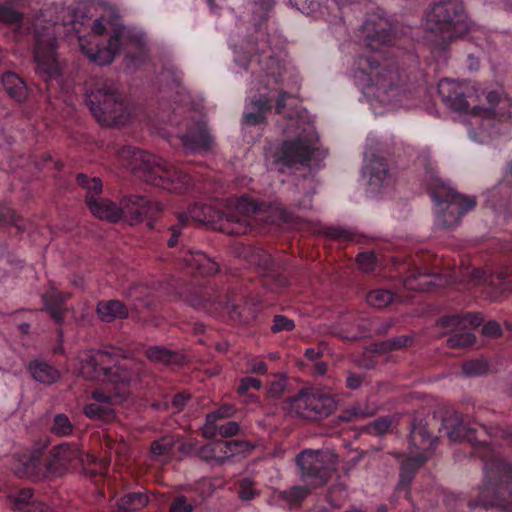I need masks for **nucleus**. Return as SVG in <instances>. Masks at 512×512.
Here are the masks:
<instances>
[{
    "mask_svg": "<svg viewBox=\"0 0 512 512\" xmlns=\"http://www.w3.org/2000/svg\"><path fill=\"white\" fill-rule=\"evenodd\" d=\"M442 429L453 442L466 440L472 445L478 443L485 450L481 455L485 461V482L478 497L469 501V512H512V464L494 456L486 441L477 437V429L465 423L458 412L445 415Z\"/></svg>",
    "mask_w": 512,
    "mask_h": 512,
    "instance_id": "obj_1",
    "label": "nucleus"
},
{
    "mask_svg": "<svg viewBox=\"0 0 512 512\" xmlns=\"http://www.w3.org/2000/svg\"><path fill=\"white\" fill-rule=\"evenodd\" d=\"M119 156L138 178L150 185L173 193H182L191 187L187 174L159 156L133 146L121 148Z\"/></svg>",
    "mask_w": 512,
    "mask_h": 512,
    "instance_id": "obj_2",
    "label": "nucleus"
},
{
    "mask_svg": "<svg viewBox=\"0 0 512 512\" xmlns=\"http://www.w3.org/2000/svg\"><path fill=\"white\" fill-rule=\"evenodd\" d=\"M425 28L444 43L465 33L469 25L463 3L460 0L434 3L426 12Z\"/></svg>",
    "mask_w": 512,
    "mask_h": 512,
    "instance_id": "obj_3",
    "label": "nucleus"
},
{
    "mask_svg": "<svg viewBox=\"0 0 512 512\" xmlns=\"http://www.w3.org/2000/svg\"><path fill=\"white\" fill-rule=\"evenodd\" d=\"M85 102L102 125L122 126L129 120L130 114L122 95L107 82L96 83L88 89Z\"/></svg>",
    "mask_w": 512,
    "mask_h": 512,
    "instance_id": "obj_4",
    "label": "nucleus"
},
{
    "mask_svg": "<svg viewBox=\"0 0 512 512\" xmlns=\"http://www.w3.org/2000/svg\"><path fill=\"white\" fill-rule=\"evenodd\" d=\"M453 279L460 278L461 281H468L474 285L489 284L499 293L507 290H512V270L504 269L490 276H486L485 272L481 269H473L468 275H457L454 273L450 278L440 274L432 273H419L412 274L405 280V286L411 290L425 291L429 289L430 285L445 286L452 283Z\"/></svg>",
    "mask_w": 512,
    "mask_h": 512,
    "instance_id": "obj_5",
    "label": "nucleus"
},
{
    "mask_svg": "<svg viewBox=\"0 0 512 512\" xmlns=\"http://www.w3.org/2000/svg\"><path fill=\"white\" fill-rule=\"evenodd\" d=\"M33 37L35 40L34 60L36 72L45 81L60 75V67L56 58L55 24L37 18L33 24Z\"/></svg>",
    "mask_w": 512,
    "mask_h": 512,
    "instance_id": "obj_6",
    "label": "nucleus"
},
{
    "mask_svg": "<svg viewBox=\"0 0 512 512\" xmlns=\"http://www.w3.org/2000/svg\"><path fill=\"white\" fill-rule=\"evenodd\" d=\"M431 195L439 207L436 221L443 228L457 225L462 216L474 209L477 204L475 196L461 194L441 181L435 184Z\"/></svg>",
    "mask_w": 512,
    "mask_h": 512,
    "instance_id": "obj_7",
    "label": "nucleus"
},
{
    "mask_svg": "<svg viewBox=\"0 0 512 512\" xmlns=\"http://www.w3.org/2000/svg\"><path fill=\"white\" fill-rule=\"evenodd\" d=\"M301 479L312 488L325 486L337 470L338 458L330 450L306 449L296 456Z\"/></svg>",
    "mask_w": 512,
    "mask_h": 512,
    "instance_id": "obj_8",
    "label": "nucleus"
},
{
    "mask_svg": "<svg viewBox=\"0 0 512 512\" xmlns=\"http://www.w3.org/2000/svg\"><path fill=\"white\" fill-rule=\"evenodd\" d=\"M403 86L404 81L397 68L381 66L370 73V83L364 93L370 100L388 105L399 100Z\"/></svg>",
    "mask_w": 512,
    "mask_h": 512,
    "instance_id": "obj_9",
    "label": "nucleus"
},
{
    "mask_svg": "<svg viewBox=\"0 0 512 512\" xmlns=\"http://www.w3.org/2000/svg\"><path fill=\"white\" fill-rule=\"evenodd\" d=\"M149 376L143 361L136 358L122 357L113 365L105 368V381L113 383L122 389L119 397H125L131 386L139 385Z\"/></svg>",
    "mask_w": 512,
    "mask_h": 512,
    "instance_id": "obj_10",
    "label": "nucleus"
},
{
    "mask_svg": "<svg viewBox=\"0 0 512 512\" xmlns=\"http://www.w3.org/2000/svg\"><path fill=\"white\" fill-rule=\"evenodd\" d=\"M337 403L328 394L301 391L290 400V413L306 420H320L335 411Z\"/></svg>",
    "mask_w": 512,
    "mask_h": 512,
    "instance_id": "obj_11",
    "label": "nucleus"
},
{
    "mask_svg": "<svg viewBox=\"0 0 512 512\" xmlns=\"http://www.w3.org/2000/svg\"><path fill=\"white\" fill-rule=\"evenodd\" d=\"M314 148L310 141L304 138L285 140L274 153V162L283 168H299L309 165Z\"/></svg>",
    "mask_w": 512,
    "mask_h": 512,
    "instance_id": "obj_12",
    "label": "nucleus"
},
{
    "mask_svg": "<svg viewBox=\"0 0 512 512\" xmlns=\"http://www.w3.org/2000/svg\"><path fill=\"white\" fill-rule=\"evenodd\" d=\"M257 205L253 200L242 197L233 210L228 209L219 215L220 230L231 235H244L250 230L249 217L256 213Z\"/></svg>",
    "mask_w": 512,
    "mask_h": 512,
    "instance_id": "obj_13",
    "label": "nucleus"
},
{
    "mask_svg": "<svg viewBox=\"0 0 512 512\" xmlns=\"http://www.w3.org/2000/svg\"><path fill=\"white\" fill-rule=\"evenodd\" d=\"M162 209L161 203L152 202L145 196H125L120 202L121 217L131 225L156 216Z\"/></svg>",
    "mask_w": 512,
    "mask_h": 512,
    "instance_id": "obj_14",
    "label": "nucleus"
},
{
    "mask_svg": "<svg viewBox=\"0 0 512 512\" xmlns=\"http://www.w3.org/2000/svg\"><path fill=\"white\" fill-rule=\"evenodd\" d=\"M180 141L186 153L195 154L211 151L214 138L210 134L205 122H196L180 136Z\"/></svg>",
    "mask_w": 512,
    "mask_h": 512,
    "instance_id": "obj_15",
    "label": "nucleus"
},
{
    "mask_svg": "<svg viewBox=\"0 0 512 512\" xmlns=\"http://www.w3.org/2000/svg\"><path fill=\"white\" fill-rule=\"evenodd\" d=\"M76 461H82L79 448L67 443L60 444L50 451L46 463L47 473L60 476Z\"/></svg>",
    "mask_w": 512,
    "mask_h": 512,
    "instance_id": "obj_16",
    "label": "nucleus"
},
{
    "mask_svg": "<svg viewBox=\"0 0 512 512\" xmlns=\"http://www.w3.org/2000/svg\"><path fill=\"white\" fill-rule=\"evenodd\" d=\"M362 34L366 45L372 50H377L392 40L390 23L378 16L366 19L362 25Z\"/></svg>",
    "mask_w": 512,
    "mask_h": 512,
    "instance_id": "obj_17",
    "label": "nucleus"
},
{
    "mask_svg": "<svg viewBox=\"0 0 512 512\" xmlns=\"http://www.w3.org/2000/svg\"><path fill=\"white\" fill-rule=\"evenodd\" d=\"M468 91L467 86L454 80L443 79L438 84V94L442 101L455 111H465L469 107Z\"/></svg>",
    "mask_w": 512,
    "mask_h": 512,
    "instance_id": "obj_18",
    "label": "nucleus"
},
{
    "mask_svg": "<svg viewBox=\"0 0 512 512\" xmlns=\"http://www.w3.org/2000/svg\"><path fill=\"white\" fill-rule=\"evenodd\" d=\"M242 442L237 440L216 441L200 447L196 456L203 461H216L222 464L225 460L231 458L242 446Z\"/></svg>",
    "mask_w": 512,
    "mask_h": 512,
    "instance_id": "obj_19",
    "label": "nucleus"
},
{
    "mask_svg": "<svg viewBox=\"0 0 512 512\" xmlns=\"http://www.w3.org/2000/svg\"><path fill=\"white\" fill-rule=\"evenodd\" d=\"M487 107H474L473 114L486 118L495 117L500 120L509 119L512 115L511 100L497 91H490L486 95Z\"/></svg>",
    "mask_w": 512,
    "mask_h": 512,
    "instance_id": "obj_20",
    "label": "nucleus"
},
{
    "mask_svg": "<svg viewBox=\"0 0 512 512\" xmlns=\"http://www.w3.org/2000/svg\"><path fill=\"white\" fill-rule=\"evenodd\" d=\"M126 37L124 27H116L108 39L106 47L98 48L95 52L87 51V56L98 65L110 64L120 51L123 41Z\"/></svg>",
    "mask_w": 512,
    "mask_h": 512,
    "instance_id": "obj_21",
    "label": "nucleus"
},
{
    "mask_svg": "<svg viewBox=\"0 0 512 512\" xmlns=\"http://www.w3.org/2000/svg\"><path fill=\"white\" fill-rule=\"evenodd\" d=\"M482 322L480 313H465L443 316L437 320L436 326L443 329V334L456 333L478 327Z\"/></svg>",
    "mask_w": 512,
    "mask_h": 512,
    "instance_id": "obj_22",
    "label": "nucleus"
},
{
    "mask_svg": "<svg viewBox=\"0 0 512 512\" xmlns=\"http://www.w3.org/2000/svg\"><path fill=\"white\" fill-rule=\"evenodd\" d=\"M112 355L107 351L90 353L81 362L80 373L88 380L105 381V368L110 363Z\"/></svg>",
    "mask_w": 512,
    "mask_h": 512,
    "instance_id": "obj_23",
    "label": "nucleus"
},
{
    "mask_svg": "<svg viewBox=\"0 0 512 512\" xmlns=\"http://www.w3.org/2000/svg\"><path fill=\"white\" fill-rule=\"evenodd\" d=\"M428 426L427 420L414 418L411 424L410 444L416 450L423 451L421 454L431 455V450L437 443L438 438L430 433Z\"/></svg>",
    "mask_w": 512,
    "mask_h": 512,
    "instance_id": "obj_24",
    "label": "nucleus"
},
{
    "mask_svg": "<svg viewBox=\"0 0 512 512\" xmlns=\"http://www.w3.org/2000/svg\"><path fill=\"white\" fill-rule=\"evenodd\" d=\"M85 202L91 213L99 219L116 222L121 218L120 205L117 206L108 199L86 196Z\"/></svg>",
    "mask_w": 512,
    "mask_h": 512,
    "instance_id": "obj_25",
    "label": "nucleus"
},
{
    "mask_svg": "<svg viewBox=\"0 0 512 512\" xmlns=\"http://www.w3.org/2000/svg\"><path fill=\"white\" fill-rule=\"evenodd\" d=\"M96 313L102 322L107 323H111L115 320H123L129 316L127 306L116 299L100 301L96 306Z\"/></svg>",
    "mask_w": 512,
    "mask_h": 512,
    "instance_id": "obj_26",
    "label": "nucleus"
},
{
    "mask_svg": "<svg viewBox=\"0 0 512 512\" xmlns=\"http://www.w3.org/2000/svg\"><path fill=\"white\" fill-rule=\"evenodd\" d=\"M27 370L35 381L44 385H51L61 377L59 370L48 362L39 359L30 361Z\"/></svg>",
    "mask_w": 512,
    "mask_h": 512,
    "instance_id": "obj_27",
    "label": "nucleus"
},
{
    "mask_svg": "<svg viewBox=\"0 0 512 512\" xmlns=\"http://www.w3.org/2000/svg\"><path fill=\"white\" fill-rule=\"evenodd\" d=\"M430 458V454H417L401 464L400 481L397 488H408L416 471Z\"/></svg>",
    "mask_w": 512,
    "mask_h": 512,
    "instance_id": "obj_28",
    "label": "nucleus"
},
{
    "mask_svg": "<svg viewBox=\"0 0 512 512\" xmlns=\"http://www.w3.org/2000/svg\"><path fill=\"white\" fill-rule=\"evenodd\" d=\"M413 343V335H400L381 342H375L371 344L369 347V351L373 354L383 355L392 351L408 348L412 346Z\"/></svg>",
    "mask_w": 512,
    "mask_h": 512,
    "instance_id": "obj_29",
    "label": "nucleus"
},
{
    "mask_svg": "<svg viewBox=\"0 0 512 512\" xmlns=\"http://www.w3.org/2000/svg\"><path fill=\"white\" fill-rule=\"evenodd\" d=\"M2 84L7 94L18 102L26 99L28 90L25 82L15 73L6 72L2 76Z\"/></svg>",
    "mask_w": 512,
    "mask_h": 512,
    "instance_id": "obj_30",
    "label": "nucleus"
},
{
    "mask_svg": "<svg viewBox=\"0 0 512 512\" xmlns=\"http://www.w3.org/2000/svg\"><path fill=\"white\" fill-rule=\"evenodd\" d=\"M145 355L150 361L163 365H179L183 359V357L177 352L171 351L162 346H151L147 348Z\"/></svg>",
    "mask_w": 512,
    "mask_h": 512,
    "instance_id": "obj_31",
    "label": "nucleus"
},
{
    "mask_svg": "<svg viewBox=\"0 0 512 512\" xmlns=\"http://www.w3.org/2000/svg\"><path fill=\"white\" fill-rule=\"evenodd\" d=\"M83 413L86 417L102 421L104 423L113 422L116 419L115 410L109 405L101 403H90L84 406Z\"/></svg>",
    "mask_w": 512,
    "mask_h": 512,
    "instance_id": "obj_32",
    "label": "nucleus"
},
{
    "mask_svg": "<svg viewBox=\"0 0 512 512\" xmlns=\"http://www.w3.org/2000/svg\"><path fill=\"white\" fill-rule=\"evenodd\" d=\"M313 488L306 483L304 486H293L288 490L278 492V497L285 501L290 507H298L311 493Z\"/></svg>",
    "mask_w": 512,
    "mask_h": 512,
    "instance_id": "obj_33",
    "label": "nucleus"
},
{
    "mask_svg": "<svg viewBox=\"0 0 512 512\" xmlns=\"http://www.w3.org/2000/svg\"><path fill=\"white\" fill-rule=\"evenodd\" d=\"M191 266L199 271L201 275L212 276L218 273L220 266L213 259L204 255L201 252H197L192 256Z\"/></svg>",
    "mask_w": 512,
    "mask_h": 512,
    "instance_id": "obj_34",
    "label": "nucleus"
},
{
    "mask_svg": "<svg viewBox=\"0 0 512 512\" xmlns=\"http://www.w3.org/2000/svg\"><path fill=\"white\" fill-rule=\"evenodd\" d=\"M394 295L386 289H375L366 296L367 303L377 309H383L393 302Z\"/></svg>",
    "mask_w": 512,
    "mask_h": 512,
    "instance_id": "obj_35",
    "label": "nucleus"
},
{
    "mask_svg": "<svg viewBox=\"0 0 512 512\" xmlns=\"http://www.w3.org/2000/svg\"><path fill=\"white\" fill-rule=\"evenodd\" d=\"M74 426L69 417L63 413L56 414L50 425V432L58 437L69 436L73 433Z\"/></svg>",
    "mask_w": 512,
    "mask_h": 512,
    "instance_id": "obj_36",
    "label": "nucleus"
},
{
    "mask_svg": "<svg viewBox=\"0 0 512 512\" xmlns=\"http://www.w3.org/2000/svg\"><path fill=\"white\" fill-rule=\"evenodd\" d=\"M23 13L6 2L0 4V22L8 26H20L23 22Z\"/></svg>",
    "mask_w": 512,
    "mask_h": 512,
    "instance_id": "obj_37",
    "label": "nucleus"
},
{
    "mask_svg": "<svg viewBox=\"0 0 512 512\" xmlns=\"http://www.w3.org/2000/svg\"><path fill=\"white\" fill-rule=\"evenodd\" d=\"M33 497V490L30 488H24L17 491L14 494H10L8 499L11 504V508L14 511L22 512L25 510L32 502L30 500Z\"/></svg>",
    "mask_w": 512,
    "mask_h": 512,
    "instance_id": "obj_38",
    "label": "nucleus"
},
{
    "mask_svg": "<svg viewBox=\"0 0 512 512\" xmlns=\"http://www.w3.org/2000/svg\"><path fill=\"white\" fill-rule=\"evenodd\" d=\"M476 341V337L473 333L468 330H462L452 334L447 339V346L451 349H461L473 345Z\"/></svg>",
    "mask_w": 512,
    "mask_h": 512,
    "instance_id": "obj_39",
    "label": "nucleus"
},
{
    "mask_svg": "<svg viewBox=\"0 0 512 512\" xmlns=\"http://www.w3.org/2000/svg\"><path fill=\"white\" fill-rule=\"evenodd\" d=\"M369 173V184L380 186L387 176V165L380 160L371 161L367 167Z\"/></svg>",
    "mask_w": 512,
    "mask_h": 512,
    "instance_id": "obj_40",
    "label": "nucleus"
},
{
    "mask_svg": "<svg viewBox=\"0 0 512 512\" xmlns=\"http://www.w3.org/2000/svg\"><path fill=\"white\" fill-rule=\"evenodd\" d=\"M207 304L217 305L214 311H217L219 308L226 309L233 320L239 319L241 317V312L239 311L238 305L232 303L226 298L225 300H220L219 297H217L213 302L211 300H205V303L203 304L205 309L208 307Z\"/></svg>",
    "mask_w": 512,
    "mask_h": 512,
    "instance_id": "obj_41",
    "label": "nucleus"
},
{
    "mask_svg": "<svg viewBox=\"0 0 512 512\" xmlns=\"http://www.w3.org/2000/svg\"><path fill=\"white\" fill-rule=\"evenodd\" d=\"M174 440L171 437H163L151 444V452L154 456H164L172 452Z\"/></svg>",
    "mask_w": 512,
    "mask_h": 512,
    "instance_id": "obj_42",
    "label": "nucleus"
},
{
    "mask_svg": "<svg viewBox=\"0 0 512 512\" xmlns=\"http://www.w3.org/2000/svg\"><path fill=\"white\" fill-rule=\"evenodd\" d=\"M212 211L210 206L206 205H194L189 208L187 217L197 222H209L211 217L209 213Z\"/></svg>",
    "mask_w": 512,
    "mask_h": 512,
    "instance_id": "obj_43",
    "label": "nucleus"
},
{
    "mask_svg": "<svg viewBox=\"0 0 512 512\" xmlns=\"http://www.w3.org/2000/svg\"><path fill=\"white\" fill-rule=\"evenodd\" d=\"M254 481L251 478H244L239 483L238 496L243 501L252 500L258 493L254 490Z\"/></svg>",
    "mask_w": 512,
    "mask_h": 512,
    "instance_id": "obj_44",
    "label": "nucleus"
},
{
    "mask_svg": "<svg viewBox=\"0 0 512 512\" xmlns=\"http://www.w3.org/2000/svg\"><path fill=\"white\" fill-rule=\"evenodd\" d=\"M462 370L467 376L481 375L487 371V364L483 360L467 361L463 364Z\"/></svg>",
    "mask_w": 512,
    "mask_h": 512,
    "instance_id": "obj_45",
    "label": "nucleus"
},
{
    "mask_svg": "<svg viewBox=\"0 0 512 512\" xmlns=\"http://www.w3.org/2000/svg\"><path fill=\"white\" fill-rule=\"evenodd\" d=\"M123 498L124 503L129 504L134 511L142 509L148 503V497L143 493H129L124 495Z\"/></svg>",
    "mask_w": 512,
    "mask_h": 512,
    "instance_id": "obj_46",
    "label": "nucleus"
},
{
    "mask_svg": "<svg viewBox=\"0 0 512 512\" xmlns=\"http://www.w3.org/2000/svg\"><path fill=\"white\" fill-rule=\"evenodd\" d=\"M391 424H392V422H391L390 419H388V418H380V419H377V420L369 423L367 425V431L370 434L383 435L386 432H388V430L391 427Z\"/></svg>",
    "mask_w": 512,
    "mask_h": 512,
    "instance_id": "obj_47",
    "label": "nucleus"
},
{
    "mask_svg": "<svg viewBox=\"0 0 512 512\" xmlns=\"http://www.w3.org/2000/svg\"><path fill=\"white\" fill-rule=\"evenodd\" d=\"M295 328V323L293 320L288 319L283 315H275L273 319V325L271 330L274 333H278L281 331H292Z\"/></svg>",
    "mask_w": 512,
    "mask_h": 512,
    "instance_id": "obj_48",
    "label": "nucleus"
},
{
    "mask_svg": "<svg viewBox=\"0 0 512 512\" xmlns=\"http://www.w3.org/2000/svg\"><path fill=\"white\" fill-rule=\"evenodd\" d=\"M178 220L179 223L177 225H173L169 228V230L171 231V236L167 241V245L169 247L176 246L178 242V237L181 234V229L188 222V217L186 213L179 214Z\"/></svg>",
    "mask_w": 512,
    "mask_h": 512,
    "instance_id": "obj_49",
    "label": "nucleus"
},
{
    "mask_svg": "<svg viewBox=\"0 0 512 512\" xmlns=\"http://www.w3.org/2000/svg\"><path fill=\"white\" fill-rule=\"evenodd\" d=\"M69 298V294L52 292L51 294L43 297L45 303V310H50L51 307L63 306L64 302Z\"/></svg>",
    "mask_w": 512,
    "mask_h": 512,
    "instance_id": "obj_50",
    "label": "nucleus"
},
{
    "mask_svg": "<svg viewBox=\"0 0 512 512\" xmlns=\"http://www.w3.org/2000/svg\"><path fill=\"white\" fill-rule=\"evenodd\" d=\"M20 216L16 212L6 205H0V225L2 224H13L18 226Z\"/></svg>",
    "mask_w": 512,
    "mask_h": 512,
    "instance_id": "obj_51",
    "label": "nucleus"
},
{
    "mask_svg": "<svg viewBox=\"0 0 512 512\" xmlns=\"http://www.w3.org/2000/svg\"><path fill=\"white\" fill-rule=\"evenodd\" d=\"M359 268L364 272H371L375 267V255L373 253H360L356 257Z\"/></svg>",
    "mask_w": 512,
    "mask_h": 512,
    "instance_id": "obj_52",
    "label": "nucleus"
},
{
    "mask_svg": "<svg viewBox=\"0 0 512 512\" xmlns=\"http://www.w3.org/2000/svg\"><path fill=\"white\" fill-rule=\"evenodd\" d=\"M193 510L194 506L188 503L185 496L181 495L172 501L169 512H193Z\"/></svg>",
    "mask_w": 512,
    "mask_h": 512,
    "instance_id": "obj_53",
    "label": "nucleus"
},
{
    "mask_svg": "<svg viewBox=\"0 0 512 512\" xmlns=\"http://www.w3.org/2000/svg\"><path fill=\"white\" fill-rule=\"evenodd\" d=\"M481 428L491 437L509 438L511 431L498 424L480 425Z\"/></svg>",
    "mask_w": 512,
    "mask_h": 512,
    "instance_id": "obj_54",
    "label": "nucleus"
},
{
    "mask_svg": "<svg viewBox=\"0 0 512 512\" xmlns=\"http://www.w3.org/2000/svg\"><path fill=\"white\" fill-rule=\"evenodd\" d=\"M252 109L257 113L266 115L271 110L270 98L267 95H261L257 99L251 100Z\"/></svg>",
    "mask_w": 512,
    "mask_h": 512,
    "instance_id": "obj_55",
    "label": "nucleus"
},
{
    "mask_svg": "<svg viewBox=\"0 0 512 512\" xmlns=\"http://www.w3.org/2000/svg\"><path fill=\"white\" fill-rule=\"evenodd\" d=\"M262 386V383L259 379L253 377H245L241 379L240 384L237 388V392L239 394H246L249 389L253 388L255 390H259Z\"/></svg>",
    "mask_w": 512,
    "mask_h": 512,
    "instance_id": "obj_56",
    "label": "nucleus"
},
{
    "mask_svg": "<svg viewBox=\"0 0 512 512\" xmlns=\"http://www.w3.org/2000/svg\"><path fill=\"white\" fill-rule=\"evenodd\" d=\"M234 409L230 405H224L216 411L207 414V422H216L219 419L232 416Z\"/></svg>",
    "mask_w": 512,
    "mask_h": 512,
    "instance_id": "obj_57",
    "label": "nucleus"
},
{
    "mask_svg": "<svg viewBox=\"0 0 512 512\" xmlns=\"http://www.w3.org/2000/svg\"><path fill=\"white\" fill-rule=\"evenodd\" d=\"M286 388V379L278 378L270 383L268 395L272 398H279Z\"/></svg>",
    "mask_w": 512,
    "mask_h": 512,
    "instance_id": "obj_58",
    "label": "nucleus"
},
{
    "mask_svg": "<svg viewBox=\"0 0 512 512\" xmlns=\"http://www.w3.org/2000/svg\"><path fill=\"white\" fill-rule=\"evenodd\" d=\"M482 333L486 337L498 338L502 335V329L498 322L489 321L483 326Z\"/></svg>",
    "mask_w": 512,
    "mask_h": 512,
    "instance_id": "obj_59",
    "label": "nucleus"
},
{
    "mask_svg": "<svg viewBox=\"0 0 512 512\" xmlns=\"http://www.w3.org/2000/svg\"><path fill=\"white\" fill-rule=\"evenodd\" d=\"M91 397L93 400H95L94 403H101L103 405H109L111 407L116 403V397H112L111 395L106 394L101 390L92 391Z\"/></svg>",
    "mask_w": 512,
    "mask_h": 512,
    "instance_id": "obj_60",
    "label": "nucleus"
},
{
    "mask_svg": "<svg viewBox=\"0 0 512 512\" xmlns=\"http://www.w3.org/2000/svg\"><path fill=\"white\" fill-rule=\"evenodd\" d=\"M266 122V115L257 112H249L243 115V123L248 126H256Z\"/></svg>",
    "mask_w": 512,
    "mask_h": 512,
    "instance_id": "obj_61",
    "label": "nucleus"
},
{
    "mask_svg": "<svg viewBox=\"0 0 512 512\" xmlns=\"http://www.w3.org/2000/svg\"><path fill=\"white\" fill-rule=\"evenodd\" d=\"M325 234L332 239H351V232L340 227H328Z\"/></svg>",
    "mask_w": 512,
    "mask_h": 512,
    "instance_id": "obj_62",
    "label": "nucleus"
},
{
    "mask_svg": "<svg viewBox=\"0 0 512 512\" xmlns=\"http://www.w3.org/2000/svg\"><path fill=\"white\" fill-rule=\"evenodd\" d=\"M239 431V425L235 421L227 422L218 427V433L222 437H232Z\"/></svg>",
    "mask_w": 512,
    "mask_h": 512,
    "instance_id": "obj_63",
    "label": "nucleus"
},
{
    "mask_svg": "<svg viewBox=\"0 0 512 512\" xmlns=\"http://www.w3.org/2000/svg\"><path fill=\"white\" fill-rule=\"evenodd\" d=\"M325 350H327V344L324 342H320L319 345L315 348H308L305 351V356L309 360H317L318 358L322 357L324 355Z\"/></svg>",
    "mask_w": 512,
    "mask_h": 512,
    "instance_id": "obj_64",
    "label": "nucleus"
}]
</instances>
